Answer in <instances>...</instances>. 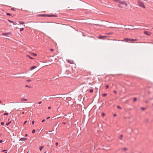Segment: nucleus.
I'll list each match as a JSON object with an SVG mask.
<instances>
[{
    "label": "nucleus",
    "mask_w": 153,
    "mask_h": 153,
    "mask_svg": "<svg viewBox=\"0 0 153 153\" xmlns=\"http://www.w3.org/2000/svg\"><path fill=\"white\" fill-rule=\"evenodd\" d=\"M96 25L97 26H98L97 24H96Z\"/></svg>",
    "instance_id": "obj_59"
},
{
    "label": "nucleus",
    "mask_w": 153,
    "mask_h": 153,
    "mask_svg": "<svg viewBox=\"0 0 153 153\" xmlns=\"http://www.w3.org/2000/svg\"><path fill=\"white\" fill-rule=\"evenodd\" d=\"M43 148H44V146H43L40 147L39 148L40 151H41L42 150V149H43Z\"/></svg>",
    "instance_id": "obj_16"
},
{
    "label": "nucleus",
    "mask_w": 153,
    "mask_h": 153,
    "mask_svg": "<svg viewBox=\"0 0 153 153\" xmlns=\"http://www.w3.org/2000/svg\"><path fill=\"white\" fill-rule=\"evenodd\" d=\"M102 149L103 150H105V151H107V150H109V148H108V146H107L106 147L104 146V147L102 148Z\"/></svg>",
    "instance_id": "obj_7"
},
{
    "label": "nucleus",
    "mask_w": 153,
    "mask_h": 153,
    "mask_svg": "<svg viewBox=\"0 0 153 153\" xmlns=\"http://www.w3.org/2000/svg\"><path fill=\"white\" fill-rule=\"evenodd\" d=\"M102 117H104L105 116V114L104 113H102Z\"/></svg>",
    "instance_id": "obj_31"
},
{
    "label": "nucleus",
    "mask_w": 153,
    "mask_h": 153,
    "mask_svg": "<svg viewBox=\"0 0 153 153\" xmlns=\"http://www.w3.org/2000/svg\"><path fill=\"white\" fill-rule=\"evenodd\" d=\"M34 122H35V121L34 120H33L32 121V123L33 125L34 124Z\"/></svg>",
    "instance_id": "obj_41"
},
{
    "label": "nucleus",
    "mask_w": 153,
    "mask_h": 153,
    "mask_svg": "<svg viewBox=\"0 0 153 153\" xmlns=\"http://www.w3.org/2000/svg\"><path fill=\"white\" fill-rule=\"evenodd\" d=\"M62 123L64 125H65V124H66V123L65 122H63Z\"/></svg>",
    "instance_id": "obj_44"
},
{
    "label": "nucleus",
    "mask_w": 153,
    "mask_h": 153,
    "mask_svg": "<svg viewBox=\"0 0 153 153\" xmlns=\"http://www.w3.org/2000/svg\"><path fill=\"white\" fill-rule=\"evenodd\" d=\"M105 37V36L100 35L99 36V38L100 39H102L103 38Z\"/></svg>",
    "instance_id": "obj_10"
},
{
    "label": "nucleus",
    "mask_w": 153,
    "mask_h": 153,
    "mask_svg": "<svg viewBox=\"0 0 153 153\" xmlns=\"http://www.w3.org/2000/svg\"><path fill=\"white\" fill-rule=\"evenodd\" d=\"M144 33L148 36H150L152 34V33L151 32L146 30L144 31Z\"/></svg>",
    "instance_id": "obj_4"
},
{
    "label": "nucleus",
    "mask_w": 153,
    "mask_h": 153,
    "mask_svg": "<svg viewBox=\"0 0 153 153\" xmlns=\"http://www.w3.org/2000/svg\"><path fill=\"white\" fill-rule=\"evenodd\" d=\"M93 90L92 89H91L90 90L89 92L90 93H92V92H93Z\"/></svg>",
    "instance_id": "obj_30"
},
{
    "label": "nucleus",
    "mask_w": 153,
    "mask_h": 153,
    "mask_svg": "<svg viewBox=\"0 0 153 153\" xmlns=\"http://www.w3.org/2000/svg\"><path fill=\"white\" fill-rule=\"evenodd\" d=\"M58 144V142H56L55 143V145L56 146H57Z\"/></svg>",
    "instance_id": "obj_40"
},
{
    "label": "nucleus",
    "mask_w": 153,
    "mask_h": 153,
    "mask_svg": "<svg viewBox=\"0 0 153 153\" xmlns=\"http://www.w3.org/2000/svg\"><path fill=\"white\" fill-rule=\"evenodd\" d=\"M21 101H27V99L26 98H22L21 99Z\"/></svg>",
    "instance_id": "obj_11"
},
{
    "label": "nucleus",
    "mask_w": 153,
    "mask_h": 153,
    "mask_svg": "<svg viewBox=\"0 0 153 153\" xmlns=\"http://www.w3.org/2000/svg\"><path fill=\"white\" fill-rule=\"evenodd\" d=\"M53 49H50V51H53Z\"/></svg>",
    "instance_id": "obj_46"
},
{
    "label": "nucleus",
    "mask_w": 153,
    "mask_h": 153,
    "mask_svg": "<svg viewBox=\"0 0 153 153\" xmlns=\"http://www.w3.org/2000/svg\"><path fill=\"white\" fill-rule=\"evenodd\" d=\"M6 15L7 16H11L12 15L10 13H6Z\"/></svg>",
    "instance_id": "obj_22"
},
{
    "label": "nucleus",
    "mask_w": 153,
    "mask_h": 153,
    "mask_svg": "<svg viewBox=\"0 0 153 153\" xmlns=\"http://www.w3.org/2000/svg\"><path fill=\"white\" fill-rule=\"evenodd\" d=\"M110 28H113V27H110Z\"/></svg>",
    "instance_id": "obj_57"
},
{
    "label": "nucleus",
    "mask_w": 153,
    "mask_h": 153,
    "mask_svg": "<svg viewBox=\"0 0 153 153\" xmlns=\"http://www.w3.org/2000/svg\"><path fill=\"white\" fill-rule=\"evenodd\" d=\"M128 149L126 148H124L123 149V150L124 151H126Z\"/></svg>",
    "instance_id": "obj_18"
},
{
    "label": "nucleus",
    "mask_w": 153,
    "mask_h": 153,
    "mask_svg": "<svg viewBox=\"0 0 153 153\" xmlns=\"http://www.w3.org/2000/svg\"><path fill=\"white\" fill-rule=\"evenodd\" d=\"M25 86L26 87H28V88H31V86H30V85H26Z\"/></svg>",
    "instance_id": "obj_15"
},
{
    "label": "nucleus",
    "mask_w": 153,
    "mask_h": 153,
    "mask_svg": "<svg viewBox=\"0 0 153 153\" xmlns=\"http://www.w3.org/2000/svg\"><path fill=\"white\" fill-rule=\"evenodd\" d=\"M24 30V28H21L20 29V31H23Z\"/></svg>",
    "instance_id": "obj_25"
},
{
    "label": "nucleus",
    "mask_w": 153,
    "mask_h": 153,
    "mask_svg": "<svg viewBox=\"0 0 153 153\" xmlns=\"http://www.w3.org/2000/svg\"><path fill=\"white\" fill-rule=\"evenodd\" d=\"M124 4L126 7H127L128 6V4H127L126 2H124Z\"/></svg>",
    "instance_id": "obj_27"
},
{
    "label": "nucleus",
    "mask_w": 153,
    "mask_h": 153,
    "mask_svg": "<svg viewBox=\"0 0 153 153\" xmlns=\"http://www.w3.org/2000/svg\"><path fill=\"white\" fill-rule=\"evenodd\" d=\"M27 139V138L25 137H22L20 139V140L21 141H25Z\"/></svg>",
    "instance_id": "obj_8"
},
{
    "label": "nucleus",
    "mask_w": 153,
    "mask_h": 153,
    "mask_svg": "<svg viewBox=\"0 0 153 153\" xmlns=\"http://www.w3.org/2000/svg\"><path fill=\"white\" fill-rule=\"evenodd\" d=\"M45 119H44L43 120H42V122H44V121H45Z\"/></svg>",
    "instance_id": "obj_43"
},
{
    "label": "nucleus",
    "mask_w": 153,
    "mask_h": 153,
    "mask_svg": "<svg viewBox=\"0 0 153 153\" xmlns=\"http://www.w3.org/2000/svg\"><path fill=\"white\" fill-rule=\"evenodd\" d=\"M117 108H119L120 109H122V108L119 105H117Z\"/></svg>",
    "instance_id": "obj_29"
},
{
    "label": "nucleus",
    "mask_w": 153,
    "mask_h": 153,
    "mask_svg": "<svg viewBox=\"0 0 153 153\" xmlns=\"http://www.w3.org/2000/svg\"><path fill=\"white\" fill-rule=\"evenodd\" d=\"M11 34H12V32H10L8 33H2V35H3L5 36H8L11 35Z\"/></svg>",
    "instance_id": "obj_3"
},
{
    "label": "nucleus",
    "mask_w": 153,
    "mask_h": 153,
    "mask_svg": "<svg viewBox=\"0 0 153 153\" xmlns=\"http://www.w3.org/2000/svg\"><path fill=\"white\" fill-rule=\"evenodd\" d=\"M67 62L68 63H69L71 64H73L74 63V62L73 60H70V59H68L67 60Z\"/></svg>",
    "instance_id": "obj_6"
},
{
    "label": "nucleus",
    "mask_w": 153,
    "mask_h": 153,
    "mask_svg": "<svg viewBox=\"0 0 153 153\" xmlns=\"http://www.w3.org/2000/svg\"><path fill=\"white\" fill-rule=\"evenodd\" d=\"M131 39L129 38H125L124 39V41L127 42H129V41H131Z\"/></svg>",
    "instance_id": "obj_5"
},
{
    "label": "nucleus",
    "mask_w": 153,
    "mask_h": 153,
    "mask_svg": "<svg viewBox=\"0 0 153 153\" xmlns=\"http://www.w3.org/2000/svg\"><path fill=\"white\" fill-rule=\"evenodd\" d=\"M27 135H27V134H25V137H27Z\"/></svg>",
    "instance_id": "obj_52"
},
{
    "label": "nucleus",
    "mask_w": 153,
    "mask_h": 153,
    "mask_svg": "<svg viewBox=\"0 0 153 153\" xmlns=\"http://www.w3.org/2000/svg\"><path fill=\"white\" fill-rule=\"evenodd\" d=\"M11 122V121H10L9 122H8V123H6V125L7 126H8V125H9V124Z\"/></svg>",
    "instance_id": "obj_19"
},
{
    "label": "nucleus",
    "mask_w": 153,
    "mask_h": 153,
    "mask_svg": "<svg viewBox=\"0 0 153 153\" xmlns=\"http://www.w3.org/2000/svg\"><path fill=\"white\" fill-rule=\"evenodd\" d=\"M36 68V66H32V67H31L30 68V69L31 70H33L35 69Z\"/></svg>",
    "instance_id": "obj_12"
},
{
    "label": "nucleus",
    "mask_w": 153,
    "mask_h": 153,
    "mask_svg": "<svg viewBox=\"0 0 153 153\" xmlns=\"http://www.w3.org/2000/svg\"><path fill=\"white\" fill-rule=\"evenodd\" d=\"M27 57H29V58H30L31 59H33V58L32 57H30L29 55H27L26 56Z\"/></svg>",
    "instance_id": "obj_14"
},
{
    "label": "nucleus",
    "mask_w": 153,
    "mask_h": 153,
    "mask_svg": "<svg viewBox=\"0 0 153 153\" xmlns=\"http://www.w3.org/2000/svg\"><path fill=\"white\" fill-rule=\"evenodd\" d=\"M8 21H9L10 23H14V22L12 21H11V20H8Z\"/></svg>",
    "instance_id": "obj_21"
},
{
    "label": "nucleus",
    "mask_w": 153,
    "mask_h": 153,
    "mask_svg": "<svg viewBox=\"0 0 153 153\" xmlns=\"http://www.w3.org/2000/svg\"><path fill=\"white\" fill-rule=\"evenodd\" d=\"M21 77V76H18V77H17V78H20V77Z\"/></svg>",
    "instance_id": "obj_54"
},
{
    "label": "nucleus",
    "mask_w": 153,
    "mask_h": 153,
    "mask_svg": "<svg viewBox=\"0 0 153 153\" xmlns=\"http://www.w3.org/2000/svg\"><path fill=\"white\" fill-rule=\"evenodd\" d=\"M138 39H131V41H138Z\"/></svg>",
    "instance_id": "obj_13"
},
{
    "label": "nucleus",
    "mask_w": 153,
    "mask_h": 153,
    "mask_svg": "<svg viewBox=\"0 0 153 153\" xmlns=\"http://www.w3.org/2000/svg\"><path fill=\"white\" fill-rule=\"evenodd\" d=\"M116 116H117V115H116V114H114V117H116Z\"/></svg>",
    "instance_id": "obj_48"
},
{
    "label": "nucleus",
    "mask_w": 153,
    "mask_h": 153,
    "mask_svg": "<svg viewBox=\"0 0 153 153\" xmlns=\"http://www.w3.org/2000/svg\"><path fill=\"white\" fill-rule=\"evenodd\" d=\"M27 122V121H25L24 123V124H25Z\"/></svg>",
    "instance_id": "obj_49"
},
{
    "label": "nucleus",
    "mask_w": 153,
    "mask_h": 153,
    "mask_svg": "<svg viewBox=\"0 0 153 153\" xmlns=\"http://www.w3.org/2000/svg\"><path fill=\"white\" fill-rule=\"evenodd\" d=\"M51 107H48V109H51Z\"/></svg>",
    "instance_id": "obj_53"
},
{
    "label": "nucleus",
    "mask_w": 153,
    "mask_h": 153,
    "mask_svg": "<svg viewBox=\"0 0 153 153\" xmlns=\"http://www.w3.org/2000/svg\"><path fill=\"white\" fill-rule=\"evenodd\" d=\"M114 1L118 2L119 0H113Z\"/></svg>",
    "instance_id": "obj_36"
},
{
    "label": "nucleus",
    "mask_w": 153,
    "mask_h": 153,
    "mask_svg": "<svg viewBox=\"0 0 153 153\" xmlns=\"http://www.w3.org/2000/svg\"><path fill=\"white\" fill-rule=\"evenodd\" d=\"M8 113H5L4 114V115H8Z\"/></svg>",
    "instance_id": "obj_33"
},
{
    "label": "nucleus",
    "mask_w": 153,
    "mask_h": 153,
    "mask_svg": "<svg viewBox=\"0 0 153 153\" xmlns=\"http://www.w3.org/2000/svg\"><path fill=\"white\" fill-rule=\"evenodd\" d=\"M1 100H0V103H1Z\"/></svg>",
    "instance_id": "obj_58"
},
{
    "label": "nucleus",
    "mask_w": 153,
    "mask_h": 153,
    "mask_svg": "<svg viewBox=\"0 0 153 153\" xmlns=\"http://www.w3.org/2000/svg\"><path fill=\"white\" fill-rule=\"evenodd\" d=\"M6 151L5 150H4L2 151V152H4V151Z\"/></svg>",
    "instance_id": "obj_56"
},
{
    "label": "nucleus",
    "mask_w": 153,
    "mask_h": 153,
    "mask_svg": "<svg viewBox=\"0 0 153 153\" xmlns=\"http://www.w3.org/2000/svg\"><path fill=\"white\" fill-rule=\"evenodd\" d=\"M33 55L34 56H37V54L35 53H33Z\"/></svg>",
    "instance_id": "obj_34"
},
{
    "label": "nucleus",
    "mask_w": 153,
    "mask_h": 153,
    "mask_svg": "<svg viewBox=\"0 0 153 153\" xmlns=\"http://www.w3.org/2000/svg\"><path fill=\"white\" fill-rule=\"evenodd\" d=\"M35 131H36V130H35V129H33V130H32V133H33V134L34 133H35Z\"/></svg>",
    "instance_id": "obj_26"
},
{
    "label": "nucleus",
    "mask_w": 153,
    "mask_h": 153,
    "mask_svg": "<svg viewBox=\"0 0 153 153\" xmlns=\"http://www.w3.org/2000/svg\"><path fill=\"white\" fill-rule=\"evenodd\" d=\"M107 95V94H104L102 95V96L103 97H105Z\"/></svg>",
    "instance_id": "obj_23"
},
{
    "label": "nucleus",
    "mask_w": 153,
    "mask_h": 153,
    "mask_svg": "<svg viewBox=\"0 0 153 153\" xmlns=\"http://www.w3.org/2000/svg\"><path fill=\"white\" fill-rule=\"evenodd\" d=\"M31 81V79H27V82H30V81Z\"/></svg>",
    "instance_id": "obj_39"
},
{
    "label": "nucleus",
    "mask_w": 153,
    "mask_h": 153,
    "mask_svg": "<svg viewBox=\"0 0 153 153\" xmlns=\"http://www.w3.org/2000/svg\"><path fill=\"white\" fill-rule=\"evenodd\" d=\"M4 122H1V124L2 125H3L4 124Z\"/></svg>",
    "instance_id": "obj_37"
},
{
    "label": "nucleus",
    "mask_w": 153,
    "mask_h": 153,
    "mask_svg": "<svg viewBox=\"0 0 153 153\" xmlns=\"http://www.w3.org/2000/svg\"><path fill=\"white\" fill-rule=\"evenodd\" d=\"M49 118H50V117H47L46 119H49Z\"/></svg>",
    "instance_id": "obj_50"
},
{
    "label": "nucleus",
    "mask_w": 153,
    "mask_h": 153,
    "mask_svg": "<svg viewBox=\"0 0 153 153\" xmlns=\"http://www.w3.org/2000/svg\"><path fill=\"white\" fill-rule=\"evenodd\" d=\"M19 23L21 24H23L25 23V22H20Z\"/></svg>",
    "instance_id": "obj_17"
},
{
    "label": "nucleus",
    "mask_w": 153,
    "mask_h": 153,
    "mask_svg": "<svg viewBox=\"0 0 153 153\" xmlns=\"http://www.w3.org/2000/svg\"><path fill=\"white\" fill-rule=\"evenodd\" d=\"M124 2L122 1L121 0H119L118 3L121 4H124Z\"/></svg>",
    "instance_id": "obj_9"
},
{
    "label": "nucleus",
    "mask_w": 153,
    "mask_h": 153,
    "mask_svg": "<svg viewBox=\"0 0 153 153\" xmlns=\"http://www.w3.org/2000/svg\"><path fill=\"white\" fill-rule=\"evenodd\" d=\"M39 17H57V16L56 15L52 14V15H49V14H40L37 16Z\"/></svg>",
    "instance_id": "obj_1"
},
{
    "label": "nucleus",
    "mask_w": 153,
    "mask_h": 153,
    "mask_svg": "<svg viewBox=\"0 0 153 153\" xmlns=\"http://www.w3.org/2000/svg\"><path fill=\"white\" fill-rule=\"evenodd\" d=\"M105 88L106 89H108L109 88V85H107L105 86Z\"/></svg>",
    "instance_id": "obj_32"
},
{
    "label": "nucleus",
    "mask_w": 153,
    "mask_h": 153,
    "mask_svg": "<svg viewBox=\"0 0 153 153\" xmlns=\"http://www.w3.org/2000/svg\"><path fill=\"white\" fill-rule=\"evenodd\" d=\"M42 103V101H40L38 102V104H41Z\"/></svg>",
    "instance_id": "obj_47"
},
{
    "label": "nucleus",
    "mask_w": 153,
    "mask_h": 153,
    "mask_svg": "<svg viewBox=\"0 0 153 153\" xmlns=\"http://www.w3.org/2000/svg\"><path fill=\"white\" fill-rule=\"evenodd\" d=\"M137 3L139 7H143L144 8H146V7L143 2L140 0H138L137 1Z\"/></svg>",
    "instance_id": "obj_2"
},
{
    "label": "nucleus",
    "mask_w": 153,
    "mask_h": 153,
    "mask_svg": "<svg viewBox=\"0 0 153 153\" xmlns=\"http://www.w3.org/2000/svg\"><path fill=\"white\" fill-rule=\"evenodd\" d=\"M123 137V135L122 134H121L120 136V139L122 140V138Z\"/></svg>",
    "instance_id": "obj_20"
},
{
    "label": "nucleus",
    "mask_w": 153,
    "mask_h": 153,
    "mask_svg": "<svg viewBox=\"0 0 153 153\" xmlns=\"http://www.w3.org/2000/svg\"><path fill=\"white\" fill-rule=\"evenodd\" d=\"M16 9L14 8H12L11 9V10L13 11H14Z\"/></svg>",
    "instance_id": "obj_28"
},
{
    "label": "nucleus",
    "mask_w": 153,
    "mask_h": 153,
    "mask_svg": "<svg viewBox=\"0 0 153 153\" xmlns=\"http://www.w3.org/2000/svg\"><path fill=\"white\" fill-rule=\"evenodd\" d=\"M137 98H135V97H134V99H133V100L134 101H135L136 100H137Z\"/></svg>",
    "instance_id": "obj_35"
},
{
    "label": "nucleus",
    "mask_w": 153,
    "mask_h": 153,
    "mask_svg": "<svg viewBox=\"0 0 153 153\" xmlns=\"http://www.w3.org/2000/svg\"><path fill=\"white\" fill-rule=\"evenodd\" d=\"M3 142V140H0V143H1Z\"/></svg>",
    "instance_id": "obj_45"
},
{
    "label": "nucleus",
    "mask_w": 153,
    "mask_h": 153,
    "mask_svg": "<svg viewBox=\"0 0 153 153\" xmlns=\"http://www.w3.org/2000/svg\"><path fill=\"white\" fill-rule=\"evenodd\" d=\"M114 93L115 94H116L117 93V91L115 90H114Z\"/></svg>",
    "instance_id": "obj_38"
},
{
    "label": "nucleus",
    "mask_w": 153,
    "mask_h": 153,
    "mask_svg": "<svg viewBox=\"0 0 153 153\" xmlns=\"http://www.w3.org/2000/svg\"><path fill=\"white\" fill-rule=\"evenodd\" d=\"M145 102H146V103H147V102H148V101H147V100H146V101H145Z\"/></svg>",
    "instance_id": "obj_51"
},
{
    "label": "nucleus",
    "mask_w": 153,
    "mask_h": 153,
    "mask_svg": "<svg viewBox=\"0 0 153 153\" xmlns=\"http://www.w3.org/2000/svg\"><path fill=\"white\" fill-rule=\"evenodd\" d=\"M24 113H25V112H22V114H24Z\"/></svg>",
    "instance_id": "obj_55"
},
{
    "label": "nucleus",
    "mask_w": 153,
    "mask_h": 153,
    "mask_svg": "<svg viewBox=\"0 0 153 153\" xmlns=\"http://www.w3.org/2000/svg\"><path fill=\"white\" fill-rule=\"evenodd\" d=\"M146 108H143V107H141V109H142L143 110H144L146 109Z\"/></svg>",
    "instance_id": "obj_24"
},
{
    "label": "nucleus",
    "mask_w": 153,
    "mask_h": 153,
    "mask_svg": "<svg viewBox=\"0 0 153 153\" xmlns=\"http://www.w3.org/2000/svg\"><path fill=\"white\" fill-rule=\"evenodd\" d=\"M1 121V120L0 119V121Z\"/></svg>",
    "instance_id": "obj_60"
},
{
    "label": "nucleus",
    "mask_w": 153,
    "mask_h": 153,
    "mask_svg": "<svg viewBox=\"0 0 153 153\" xmlns=\"http://www.w3.org/2000/svg\"><path fill=\"white\" fill-rule=\"evenodd\" d=\"M118 6L120 8H123V7H122V6H120L119 5H118Z\"/></svg>",
    "instance_id": "obj_42"
}]
</instances>
